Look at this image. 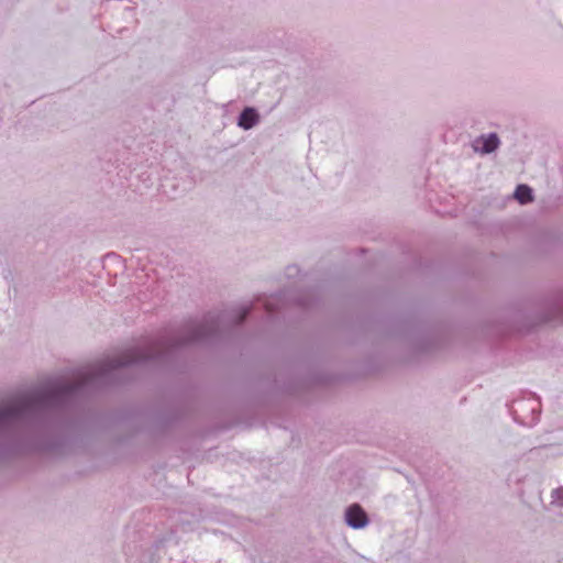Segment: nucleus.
Listing matches in <instances>:
<instances>
[{"instance_id":"obj_7","label":"nucleus","mask_w":563,"mask_h":563,"mask_svg":"<svg viewBox=\"0 0 563 563\" xmlns=\"http://www.w3.org/2000/svg\"><path fill=\"white\" fill-rule=\"evenodd\" d=\"M280 299V295H273L265 301V308L268 312H273L276 310L274 307L275 302H278Z\"/></svg>"},{"instance_id":"obj_2","label":"nucleus","mask_w":563,"mask_h":563,"mask_svg":"<svg viewBox=\"0 0 563 563\" xmlns=\"http://www.w3.org/2000/svg\"><path fill=\"white\" fill-rule=\"evenodd\" d=\"M345 521L353 529H362L368 525V517L360 505L354 504L346 509Z\"/></svg>"},{"instance_id":"obj_4","label":"nucleus","mask_w":563,"mask_h":563,"mask_svg":"<svg viewBox=\"0 0 563 563\" xmlns=\"http://www.w3.org/2000/svg\"><path fill=\"white\" fill-rule=\"evenodd\" d=\"M260 121V115L254 108H245L238 120V125L244 130H250Z\"/></svg>"},{"instance_id":"obj_1","label":"nucleus","mask_w":563,"mask_h":563,"mask_svg":"<svg viewBox=\"0 0 563 563\" xmlns=\"http://www.w3.org/2000/svg\"><path fill=\"white\" fill-rule=\"evenodd\" d=\"M514 419L523 426H532L539 420V402L536 399L517 400L511 407Z\"/></svg>"},{"instance_id":"obj_3","label":"nucleus","mask_w":563,"mask_h":563,"mask_svg":"<svg viewBox=\"0 0 563 563\" xmlns=\"http://www.w3.org/2000/svg\"><path fill=\"white\" fill-rule=\"evenodd\" d=\"M499 145V139L496 133H489L487 135H481L474 141V150L483 154H489L494 152Z\"/></svg>"},{"instance_id":"obj_5","label":"nucleus","mask_w":563,"mask_h":563,"mask_svg":"<svg viewBox=\"0 0 563 563\" xmlns=\"http://www.w3.org/2000/svg\"><path fill=\"white\" fill-rule=\"evenodd\" d=\"M515 198L521 203L526 205L533 200L532 189L528 185H518L515 190Z\"/></svg>"},{"instance_id":"obj_6","label":"nucleus","mask_w":563,"mask_h":563,"mask_svg":"<svg viewBox=\"0 0 563 563\" xmlns=\"http://www.w3.org/2000/svg\"><path fill=\"white\" fill-rule=\"evenodd\" d=\"M551 497L553 505L563 507V487L554 489Z\"/></svg>"}]
</instances>
